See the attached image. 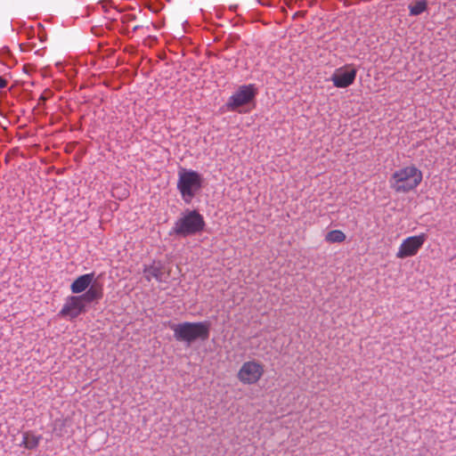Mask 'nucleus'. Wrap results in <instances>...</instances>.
<instances>
[{
    "instance_id": "aec40b11",
    "label": "nucleus",
    "mask_w": 456,
    "mask_h": 456,
    "mask_svg": "<svg viewBox=\"0 0 456 456\" xmlns=\"http://www.w3.org/2000/svg\"><path fill=\"white\" fill-rule=\"evenodd\" d=\"M231 9L235 10L236 6H232Z\"/></svg>"
},
{
    "instance_id": "1a4fd4ad",
    "label": "nucleus",
    "mask_w": 456,
    "mask_h": 456,
    "mask_svg": "<svg viewBox=\"0 0 456 456\" xmlns=\"http://www.w3.org/2000/svg\"><path fill=\"white\" fill-rule=\"evenodd\" d=\"M86 312V305L82 302L79 296H69L59 312V315L69 320H74L82 313Z\"/></svg>"
},
{
    "instance_id": "f03ea898",
    "label": "nucleus",
    "mask_w": 456,
    "mask_h": 456,
    "mask_svg": "<svg viewBox=\"0 0 456 456\" xmlns=\"http://www.w3.org/2000/svg\"><path fill=\"white\" fill-rule=\"evenodd\" d=\"M205 226L203 216L196 209L187 208L175 220L169 234L186 238L202 232Z\"/></svg>"
},
{
    "instance_id": "20e7f679",
    "label": "nucleus",
    "mask_w": 456,
    "mask_h": 456,
    "mask_svg": "<svg viewBox=\"0 0 456 456\" xmlns=\"http://www.w3.org/2000/svg\"><path fill=\"white\" fill-rule=\"evenodd\" d=\"M177 190L183 200L190 204L193 198L201 191L203 177L197 171L181 168L178 172Z\"/></svg>"
},
{
    "instance_id": "9d476101",
    "label": "nucleus",
    "mask_w": 456,
    "mask_h": 456,
    "mask_svg": "<svg viewBox=\"0 0 456 456\" xmlns=\"http://www.w3.org/2000/svg\"><path fill=\"white\" fill-rule=\"evenodd\" d=\"M94 273H86L77 277L70 285L73 294H79L86 291L93 283Z\"/></svg>"
},
{
    "instance_id": "dca6fc26",
    "label": "nucleus",
    "mask_w": 456,
    "mask_h": 456,
    "mask_svg": "<svg viewBox=\"0 0 456 456\" xmlns=\"http://www.w3.org/2000/svg\"><path fill=\"white\" fill-rule=\"evenodd\" d=\"M135 20V15L134 14H126L123 16V22H130Z\"/></svg>"
},
{
    "instance_id": "423d86ee",
    "label": "nucleus",
    "mask_w": 456,
    "mask_h": 456,
    "mask_svg": "<svg viewBox=\"0 0 456 456\" xmlns=\"http://www.w3.org/2000/svg\"><path fill=\"white\" fill-rule=\"evenodd\" d=\"M264 365L256 361H248L242 364L239 372V380L246 385L256 384L264 374Z\"/></svg>"
},
{
    "instance_id": "0eeeda50",
    "label": "nucleus",
    "mask_w": 456,
    "mask_h": 456,
    "mask_svg": "<svg viewBox=\"0 0 456 456\" xmlns=\"http://www.w3.org/2000/svg\"><path fill=\"white\" fill-rule=\"evenodd\" d=\"M427 238L428 236L426 233L406 238L401 243L396 253V257L403 259L415 256L422 248L423 244L427 240Z\"/></svg>"
},
{
    "instance_id": "a211bd4d",
    "label": "nucleus",
    "mask_w": 456,
    "mask_h": 456,
    "mask_svg": "<svg viewBox=\"0 0 456 456\" xmlns=\"http://www.w3.org/2000/svg\"><path fill=\"white\" fill-rule=\"evenodd\" d=\"M305 15V11H299V12H297L294 16H293V19H296L297 17H304Z\"/></svg>"
},
{
    "instance_id": "6e6552de",
    "label": "nucleus",
    "mask_w": 456,
    "mask_h": 456,
    "mask_svg": "<svg viewBox=\"0 0 456 456\" xmlns=\"http://www.w3.org/2000/svg\"><path fill=\"white\" fill-rule=\"evenodd\" d=\"M357 69L352 64H346L337 69L330 80L338 88H346L354 84Z\"/></svg>"
},
{
    "instance_id": "f3484780",
    "label": "nucleus",
    "mask_w": 456,
    "mask_h": 456,
    "mask_svg": "<svg viewBox=\"0 0 456 456\" xmlns=\"http://www.w3.org/2000/svg\"><path fill=\"white\" fill-rule=\"evenodd\" d=\"M7 80L3 77H0V89H3V88H5L7 86Z\"/></svg>"
},
{
    "instance_id": "ddd939ff",
    "label": "nucleus",
    "mask_w": 456,
    "mask_h": 456,
    "mask_svg": "<svg viewBox=\"0 0 456 456\" xmlns=\"http://www.w3.org/2000/svg\"><path fill=\"white\" fill-rule=\"evenodd\" d=\"M41 439V436H36L31 431H26L22 434V442L20 446H23L28 450H34L38 446Z\"/></svg>"
},
{
    "instance_id": "9b49d317",
    "label": "nucleus",
    "mask_w": 456,
    "mask_h": 456,
    "mask_svg": "<svg viewBox=\"0 0 456 456\" xmlns=\"http://www.w3.org/2000/svg\"><path fill=\"white\" fill-rule=\"evenodd\" d=\"M143 274L147 281H151L152 278L158 281H163L164 275V265L161 261H153L149 265H144Z\"/></svg>"
},
{
    "instance_id": "2eb2a0df",
    "label": "nucleus",
    "mask_w": 456,
    "mask_h": 456,
    "mask_svg": "<svg viewBox=\"0 0 456 456\" xmlns=\"http://www.w3.org/2000/svg\"><path fill=\"white\" fill-rule=\"evenodd\" d=\"M325 240L330 243L343 242L346 240V234L340 230H333L326 234Z\"/></svg>"
},
{
    "instance_id": "f8f14e48",
    "label": "nucleus",
    "mask_w": 456,
    "mask_h": 456,
    "mask_svg": "<svg viewBox=\"0 0 456 456\" xmlns=\"http://www.w3.org/2000/svg\"><path fill=\"white\" fill-rule=\"evenodd\" d=\"M103 297V288L102 285L98 283H92L88 289L82 295H79L82 302L86 304H90L94 301H98L102 299Z\"/></svg>"
},
{
    "instance_id": "39448f33",
    "label": "nucleus",
    "mask_w": 456,
    "mask_h": 456,
    "mask_svg": "<svg viewBox=\"0 0 456 456\" xmlns=\"http://www.w3.org/2000/svg\"><path fill=\"white\" fill-rule=\"evenodd\" d=\"M258 89L255 84L242 85L229 97L225 106L230 111L248 113L254 103Z\"/></svg>"
},
{
    "instance_id": "6ab92c4d",
    "label": "nucleus",
    "mask_w": 456,
    "mask_h": 456,
    "mask_svg": "<svg viewBox=\"0 0 456 456\" xmlns=\"http://www.w3.org/2000/svg\"><path fill=\"white\" fill-rule=\"evenodd\" d=\"M138 28H139V26H135V27L134 28V31L137 30Z\"/></svg>"
},
{
    "instance_id": "f257e3e1",
    "label": "nucleus",
    "mask_w": 456,
    "mask_h": 456,
    "mask_svg": "<svg viewBox=\"0 0 456 456\" xmlns=\"http://www.w3.org/2000/svg\"><path fill=\"white\" fill-rule=\"evenodd\" d=\"M170 329L174 332L176 341L191 346L196 341H206L210 336L211 324L209 322H183L171 323Z\"/></svg>"
},
{
    "instance_id": "7ed1b4c3",
    "label": "nucleus",
    "mask_w": 456,
    "mask_h": 456,
    "mask_svg": "<svg viewBox=\"0 0 456 456\" xmlns=\"http://www.w3.org/2000/svg\"><path fill=\"white\" fill-rule=\"evenodd\" d=\"M422 172L416 166H406L392 174L389 187L397 193H407L415 190L422 182Z\"/></svg>"
},
{
    "instance_id": "4468645a",
    "label": "nucleus",
    "mask_w": 456,
    "mask_h": 456,
    "mask_svg": "<svg viewBox=\"0 0 456 456\" xmlns=\"http://www.w3.org/2000/svg\"><path fill=\"white\" fill-rule=\"evenodd\" d=\"M428 0H418L408 6L410 16H418L428 10Z\"/></svg>"
}]
</instances>
